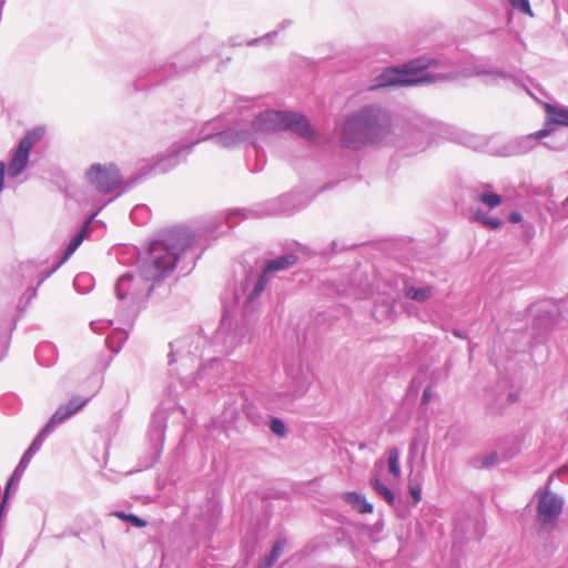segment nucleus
I'll return each mask as SVG.
<instances>
[{
	"label": "nucleus",
	"mask_w": 568,
	"mask_h": 568,
	"mask_svg": "<svg viewBox=\"0 0 568 568\" xmlns=\"http://www.w3.org/2000/svg\"><path fill=\"white\" fill-rule=\"evenodd\" d=\"M145 288L148 290V293L151 291V286L150 285H148Z\"/></svg>",
	"instance_id": "obj_31"
},
{
	"label": "nucleus",
	"mask_w": 568,
	"mask_h": 568,
	"mask_svg": "<svg viewBox=\"0 0 568 568\" xmlns=\"http://www.w3.org/2000/svg\"><path fill=\"white\" fill-rule=\"evenodd\" d=\"M406 296L417 301V302H425L429 300L433 296V287L432 286H425V287H409L406 291Z\"/></svg>",
	"instance_id": "obj_15"
},
{
	"label": "nucleus",
	"mask_w": 568,
	"mask_h": 568,
	"mask_svg": "<svg viewBox=\"0 0 568 568\" xmlns=\"http://www.w3.org/2000/svg\"><path fill=\"white\" fill-rule=\"evenodd\" d=\"M267 274L268 273H265V270H263L252 292L251 298L258 296L265 290L268 283Z\"/></svg>",
	"instance_id": "obj_21"
},
{
	"label": "nucleus",
	"mask_w": 568,
	"mask_h": 568,
	"mask_svg": "<svg viewBox=\"0 0 568 568\" xmlns=\"http://www.w3.org/2000/svg\"><path fill=\"white\" fill-rule=\"evenodd\" d=\"M142 276L134 277L133 275H122L115 286L116 295L119 298L136 297L139 295V287L142 284Z\"/></svg>",
	"instance_id": "obj_9"
},
{
	"label": "nucleus",
	"mask_w": 568,
	"mask_h": 568,
	"mask_svg": "<svg viewBox=\"0 0 568 568\" xmlns=\"http://www.w3.org/2000/svg\"><path fill=\"white\" fill-rule=\"evenodd\" d=\"M473 220L481 223L483 225L491 230H498L503 225V222L500 220L487 216L481 210L474 211Z\"/></svg>",
	"instance_id": "obj_17"
},
{
	"label": "nucleus",
	"mask_w": 568,
	"mask_h": 568,
	"mask_svg": "<svg viewBox=\"0 0 568 568\" xmlns=\"http://www.w3.org/2000/svg\"><path fill=\"white\" fill-rule=\"evenodd\" d=\"M270 428L271 430L278 435V436H284L285 433H286V428H285V425L283 424V422L278 418H273L271 420V425H270Z\"/></svg>",
	"instance_id": "obj_23"
},
{
	"label": "nucleus",
	"mask_w": 568,
	"mask_h": 568,
	"mask_svg": "<svg viewBox=\"0 0 568 568\" xmlns=\"http://www.w3.org/2000/svg\"><path fill=\"white\" fill-rule=\"evenodd\" d=\"M496 458H497V456L495 454H491L484 459L483 465L486 467H489V466L494 465Z\"/></svg>",
	"instance_id": "obj_26"
},
{
	"label": "nucleus",
	"mask_w": 568,
	"mask_h": 568,
	"mask_svg": "<svg viewBox=\"0 0 568 568\" xmlns=\"http://www.w3.org/2000/svg\"><path fill=\"white\" fill-rule=\"evenodd\" d=\"M84 404H85L84 400H81L79 398H73L67 405L60 406L55 410V413L51 416L50 420L47 423V425L41 430V433L36 438V440L32 443L28 453L32 452L33 449H37L41 445L42 437H44L55 425L62 423L63 420L69 418L71 415L77 413L79 409H81Z\"/></svg>",
	"instance_id": "obj_7"
},
{
	"label": "nucleus",
	"mask_w": 568,
	"mask_h": 568,
	"mask_svg": "<svg viewBox=\"0 0 568 568\" xmlns=\"http://www.w3.org/2000/svg\"><path fill=\"white\" fill-rule=\"evenodd\" d=\"M408 488H409V493H410V495L413 497L414 504H418L420 501V498H422V491H420L419 485L417 483H415V481L409 479Z\"/></svg>",
	"instance_id": "obj_24"
},
{
	"label": "nucleus",
	"mask_w": 568,
	"mask_h": 568,
	"mask_svg": "<svg viewBox=\"0 0 568 568\" xmlns=\"http://www.w3.org/2000/svg\"><path fill=\"white\" fill-rule=\"evenodd\" d=\"M388 469L395 479L400 478L399 450L392 448L388 452Z\"/></svg>",
	"instance_id": "obj_18"
},
{
	"label": "nucleus",
	"mask_w": 568,
	"mask_h": 568,
	"mask_svg": "<svg viewBox=\"0 0 568 568\" xmlns=\"http://www.w3.org/2000/svg\"><path fill=\"white\" fill-rule=\"evenodd\" d=\"M43 135L44 129L41 126L27 131L12 153L8 165L9 176L16 178L24 171L29 161L30 151L42 140Z\"/></svg>",
	"instance_id": "obj_5"
},
{
	"label": "nucleus",
	"mask_w": 568,
	"mask_h": 568,
	"mask_svg": "<svg viewBox=\"0 0 568 568\" xmlns=\"http://www.w3.org/2000/svg\"><path fill=\"white\" fill-rule=\"evenodd\" d=\"M115 517H118L119 519H122L124 521H129L133 526L140 527V528L145 527L148 525V523L144 519H142L133 514H125V513L120 511V513H115Z\"/></svg>",
	"instance_id": "obj_20"
},
{
	"label": "nucleus",
	"mask_w": 568,
	"mask_h": 568,
	"mask_svg": "<svg viewBox=\"0 0 568 568\" xmlns=\"http://www.w3.org/2000/svg\"><path fill=\"white\" fill-rule=\"evenodd\" d=\"M423 398H424V399L428 398L427 390H425V392H424V394H423Z\"/></svg>",
	"instance_id": "obj_29"
},
{
	"label": "nucleus",
	"mask_w": 568,
	"mask_h": 568,
	"mask_svg": "<svg viewBox=\"0 0 568 568\" xmlns=\"http://www.w3.org/2000/svg\"><path fill=\"white\" fill-rule=\"evenodd\" d=\"M478 200L480 203L485 204L489 209H494L501 204L503 200L501 196L493 193L490 191H484L478 195Z\"/></svg>",
	"instance_id": "obj_19"
},
{
	"label": "nucleus",
	"mask_w": 568,
	"mask_h": 568,
	"mask_svg": "<svg viewBox=\"0 0 568 568\" xmlns=\"http://www.w3.org/2000/svg\"><path fill=\"white\" fill-rule=\"evenodd\" d=\"M192 243V235L184 229H173L163 235L160 241L150 244L148 260L144 262L142 274L148 282L161 280L171 271L178 261L180 252Z\"/></svg>",
	"instance_id": "obj_2"
},
{
	"label": "nucleus",
	"mask_w": 568,
	"mask_h": 568,
	"mask_svg": "<svg viewBox=\"0 0 568 568\" xmlns=\"http://www.w3.org/2000/svg\"><path fill=\"white\" fill-rule=\"evenodd\" d=\"M87 179L101 193H111L122 184V178L114 164H92L87 172Z\"/></svg>",
	"instance_id": "obj_6"
},
{
	"label": "nucleus",
	"mask_w": 568,
	"mask_h": 568,
	"mask_svg": "<svg viewBox=\"0 0 568 568\" xmlns=\"http://www.w3.org/2000/svg\"><path fill=\"white\" fill-rule=\"evenodd\" d=\"M93 217H94V214H92L83 223V225L81 226V230L71 239V241L64 252L63 260L69 258L75 252V250L80 246V244L82 243V241L84 240V237L87 236V234L89 232L90 223L93 220Z\"/></svg>",
	"instance_id": "obj_11"
},
{
	"label": "nucleus",
	"mask_w": 568,
	"mask_h": 568,
	"mask_svg": "<svg viewBox=\"0 0 568 568\" xmlns=\"http://www.w3.org/2000/svg\"><path fill=\"white\" fill-rule=\"evenodd\" d=\"M550 131H551V129L544 128L535 133L529 134V138L542 139V138L549 135Z\"/></svg>",
	"instance_id": "obj_25"
},
{
	"label": "nucleus",
	"mask_w": 568,
	"mask_h": 568,
	"mask_svg": "<svg viewBox=\"0 0 568 568\" xmlns=\"http://www.w3.org/2000/svg\"><path fill=\"white\" fill-rule=\"evenodd\" d=\"M521 214L518 213V212H513L510 213L509 215V220L513 222V223H519L521 221Z\"/></svg>",
	"instance_id": "obj_28"
},
{
	"label": "nucleus",
	"mask_w": 568,
	"mask_h": 568,
	"mask_svg": "<svg viewBox=\"0 0 568 568\" xmlns=\"http://www.w3.org/2000/svg\"><path fill=\"white\" fill-rule=\"evenodd\" d=\"M254 126L262 132L292 130L308 141L318 136L306 116L295 112L266 111L256 119Z\"/></svg>",
	"instance_id": "obj_3"
},
{
	"label": "nucleus",
	"mask_w": 568,
	"mask_h": 568,
	"mask_svg": "<svg viewBox=\"0 0 568 568\" xmlns=\"http://www.w3.org/2000/svg\"><path fill=\"white\" fill-rule=\"evenodd\" d=\"M343 499L353 506L359 514H371L374 510L372 504H369L364 496L355 491H346L342 495Z\"/></svg>",
	"instance_id": "obj_10"
},
{
	"label": "nucleus",
	"mask_w": 568,
	"mask_h": 568,
	"mask_svg": "<svg viewBox=\"0 0 568 568\" xmlns=\"http://www.w3.org/2000/svg\"><path fill=\"white\" fill-rule=\"evenodd\" d=\"M508 1L514 8L520 10L525 14L532 17V11H531L530 4H529V0H508Z\"/></svg>",
	"instance_id": "obj_22"
},
{
	"label": "nucleus",
	"mask_w": 568,
	"mask_h": 568,
	"mask_svg": "<svg viewBox=\"0 0 568 568\" xmlns=\"http://www.w3.org/2000/svg\"><path fill=\"white\" fill-rule=\"evenodd\" d=\"M284 547H285V541L280 540V541L275 542L270 555L265 556L261 560L257 568H271L277 561V559L281 557V555L284 550Z\"/></svg>",
	"instance_id": "obj_14"
},
{
	"label": "nucleus",
	"mask_w": 568,
	"mask_h": 568,
	"mask_svg": "<svg viewBox=\"0 0 568 568\" xmlns=\"http://www.w3.org/2000/svg\"><path fill=\"white\" fill-rule=\"evenodd\" d=\"M427 67V63L414 60L402 68H388L382 73L379 85H414L420 82H430L432 79L428 75L415 77Z\"/></svg>",
	"instance_id": "obj_4"
},
{
	"label": "nucleus",
	"mask_w": 568,
	"mask_h": 568,
	"mask_svg": "<svg viewBox=\"0 0 568 568\" xmlns=\"http://www.w3.org/2000/svg\"><path fill=\"white\" fill-rule=\"evenodd\" d=\"M371 486L373 489L379 494L389 505L395 503L394 493L386 487L377 477L371 479Z\"/></svg>",
	"instance_id": "obj_16"
},
{
	"label": "nucleus",
	"mask_w": 568,
	"mask_h": 568,
	"mask_svg": "<svg viewBox=\"0 0 568 568\" xmlns=\"http://www.w3.org/2000/svg\"><path fill=\"white\" fill-rule=\"evenodd\" d=\"M561 510L562 501L556 495L546 491L540 496L537 513L539 520L544 525L556 521Z\"/></svg>",
	"instance_id": "obj_8"
},
{
	"label": "nucleus",
	"mask_w": 568,
	"mask_h": 568,
	"mask_svg": "<svg viewBox=\"0 0 568 568\" xmlns=\"http://www.w3.org/2000/svg\"><path fill=\"white\" fill-rule=\"evenodd\" d=\"M6 165L3 162H0V192L3 187V179H4Z\"/></svg>",
	"instance_id": "obj_27"
},
{
	"label": "nucleus",
	"mask_w": 568,
	"mask_h": 568,
	"mask_svg": "<svg viewBox=\"0 0 568 568\" xmlns=\"http://www.w3.org/2000/svg\"><path fill=\"white\" fill-rule=\"evenodd\" d=\"M296 262L297 257L295 255H283L268 262L264 270L265 273L277 272L294 265Z\"/></svg>",
	"instance_id": "obj_13"
},
{
	"label": "nucleus",
	"mask_w": 568,
	"mask_h": 568,
	"mask_svg": "<svg viewBox=\"0 0 568 568\" xmlns=\"http://www.w3.org/2000/svg\"><path fill=\"white\" fill-rule=\"evenodd\" d=\"M546 111L548 113V122L546 125L558 124L568 126V110L547 104Z\"/></svg>",
	"instance_id": "obj_12"
},
{
	"label": "nucleus",
	"mask_w": 568,
	"mask_h": 568,
	"mask_svg": "<svg viewBox=\"0 0 568 568\" xmlns=\"http://www.w3.org/2000/svg\"><path fill=\"white\" fill-rule=\"evenodd\" d=\"M564 207L568 209V197L566 199V201L564 203Z\"/></svg>",
	"instance_id": "obj_30"
},
{
	"label": "nucleus",
	"mask_w": 568,
	"mask_h": 568,
	"mask_svg": "<svg viewBox=\"0 0 568 568\" xmlns=\"http://www.w3.org/2000/svg\"><path fill=\"white\" fill-rule=\"evenodd\" d=\"M392 132V119L382 108L367 105L351 114L341 130V144L359 150L383 141Z\"/></svg>",
	"instance_id": "obj_1"
}]
</instances>
